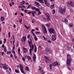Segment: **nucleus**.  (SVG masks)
I'll return each mask as SVG.
<instances>
[{
	"label": "nucleus",
	"instance_id": "1",
	"mask_svg": "<svg viewBox=\"0 0 74 74\" xmlns=\"http://www.w3.org/2000/svg\"><path fill=\"white\" fill-rule=\"evenodd\" d=\"M28 42L29 43V47L30 48L29 49V54L30 55H32V51H33L34 49L33 45L32 44V39L31 38H29L28 41Z\"/></svg>",
	"mask_w": 74,
	"mask_h": 74
},
{
	"label": "nucleus",
	"instance_id": "2",
	"mask_svg": "<svg viewBox=\"0 0 74 74\" xmlns=\"http://www.w3.org/2000/svg\"><path fill=\"white\" fill-rule=\"evenodd\" d=\"M72 61V59L71 58V57L69 54L67 55V59L66 62V64L67 66H69L71 64V62Z\"/></svg>",
	"mask_w": 74,
	"mask_h": 74
},
{
	"label": "nucleus",
	"instance_id": "3",
	"mask_svg": "<svg viewBox=\"0 0 74 74\" xmlns=\"http://www.w3.org/2000/svg\"><path fill=\"white\" fill-rule=\"evenodd\" d=\"M66 8L65 6H63V8H62L61 7H59V10H58V12H59L60 14H62V15H63L64 13V12L66 11Z\"/></svg>",
	"mask_w": 74,
	"mask_h": 74
},
{
	"label": "nucleus",
	"instance_id": "4",
	"mask_svg": "<svg viewBox=\"0 0 74 74\" xmlns=\"http://www.w3.org/2000/svg\"><path fill=\"white\" fill-rule=\"evenodd\" d=\"M55 29L53 28H51L49 29V33L50 34H53L55 33Z\"/></svg>",
	"mask_w": 74,
	"mask_h": 74
},
{
	"label": "nucleus",
	"instance_id": "5",
	"mask_svg": "<svg viewBox=\"0 0 74 74\" xmlns=\"http://www.w3.org/2000/svg\"><path fill=\"white\" fill-rule=\"evenodd\" d=\"M19 66H20V70L23 74H25V72L23 71V66L21 64H20L19 65Z\"/></svg>",
	"mask_w": 74,
	"mask_h": 74
},
{
	"label": "nucleus",
	"instance_id": "6",
	"mask_svg": "<svg viewBox=\"0 0 74 74\" xmlns=\"http://www.w3.org/2000/svg\"><path fill=\"white\" fill-rule=\"evenodd\" d=\"M45 59V62H46V63H51V60H49L48 58L46 56H44Z\"/></svg>",
	"mask_w": 74,
	"mask_h": 74
},
{
	"label": "nucleus",
	"instance_id": "7",
	"mask_svg": "<svg viewBox=\"0 0 74 74\" xmlns=\"http://www.w3.org/2000/svg\"><path fill=\"white\" fill-rule=\"evenodd\" d=\"M52 64H53V66L54 67H55V66H57V65H59V63L58 62H53Z\"/></svg>",
	"mask_w": 74,
	"mask_h": 74
},
{
	"label": "nucleus",
	"instance_id": "8",
	"mask_svg": "<svg viewBox=\"0 0 74 74\" xmlns=\"http://www.w3.org/2000/svg\"><path fill=\"white\" fill-rule=\"evenodd\" d=\"M68 3L69 5L71 6H73L74 5V3L73 2L71 1H70L68 2Z\"/></svg>",
	"mask_w": 74,
	"mask_h": 74
},
{
	"label": "nucleus",
	"instance_id": "9",
	"mask_svg": "<svg viewBox=\"0 0 74 74\" xmlns=\"http://www.w3.org/2000/svg\"><path fill=\"white\" fill-rule=\"evenodd\" d=\"M46 16H47V19L48 21H50L51 20V18H50V16L49 15V14L48 13H47L46 14Z\"/></svg>",
	"mask_w": 74,
	"mask_h": 74
},
{
	"label": "nucleus",
	"instance_id": "10",
	"mask_svg": "<svg viewBox=\"0 0 74 74\" xmlns=\"http://www.w3.org/2000/svg\"><path fill=\"white\" fill-rule=\"evenodd\" d=\"M21 41L23 42V44H25L26 42V38L25 37H23L22 39H21Z\"/></svg>",
	"mask_w": 74,
	"mask_h": 74
},
{
	"label": "nucleus",
	"instance_id": "11",
	"mask_svg": "<svg viewBox=\"0 0 74 74\" xmlns=\"http://www.w3.org/2000/svg\"><path fill=\"white\" fill-rule=\"evenodd\" d=\"M42 29L43 30V31H44V33H47V30H46V28H45V27L43 26V27H42Z\"/></svg>",
	"mask_w": 74,
	"mask_h": 74
},
{
	"label": "nucleus",
	"instance_id": "12",
	"mask_svg": "<svg viewBox=\"0 0 74 74\" xmlns=\"http://www.w3.org/2000/svg\"><path fill=\"white\" fill-rule=\"evenodd\" d=\"M51 39L53 41H55L56 40V37L55 35H52L51 36Z\"/></svg>",
	"mask_w": 74,
	"mask_h": 74
},
{
	"label": "nucleus",
	"instance_id": "13",
	"mask_svg": "<svg viewBox=\"0 0 74 74\" xmlns=\"http://www.w3.org/2000/svg\"><path fill=\"white\" fill-rule=\"evenodd\" d=\"M3 68H4L5 70H7L8 67V66L6 64H4L3 66Z\"/></svg>",
	"mask_w": 74,
	"mask_h": 74
},
{
	"label": "nucleus",
	"instance_id": "14",
	"mask_svg": "<svg viewBox=\"0 0 74 74\" xmlns=\"http://www.w3.org/2000/svg\"><path fill=\"white\" fill-rule=\"evenodd\" d=\"M27 48H23V52L24 53H26L27 52Z\"/></svg>",
	"mask_w": 74,
	"mask_h": 74
},
{
	"label": "nucleus",
	"instance_id": "15",
	"mask_svg": "<svg viewBox=\"0 0 74 74\" xmlns=\"http://www.w3.org/2000/svg\"><path fill=\"white\" fill-rule=\"evenodd\" d=\"M33 62L34 63H35L36 62V54H34L33 57Z\"/></svg>",
	"mask_w": 74,
	"mask_h": 74
},
{
	"label": "nucleus",
	"instance_id": "16",
	"mask_svg": "<svg viewBox=\"0 0 74 74\" xmlns=\"http://www.w3.org/2000/svg\"><path fill=\"white\" fill-rule=\"evenodd\" d=\"M27 58V59L28 60L31 59V58L30 57L27 56V55L25 56V58Z\"/></svg>",
	"mask_w": 74,
	"mask_h": 74
},
{
	"label": "nucleus",
	"instance_id": "17",
	"mask_svg": "<svg viewBox=\"0 0 74 74\" xmlns=\"http://www.w3.org/2000/svg\"><path fill=\"white\" fill-rule=\"evenodd\" d=\"M52 66H53V65L52 64H50L49 65L50 70H52Z\"/></svg>",
	"mask_w": 74,
	"mask_h": 74
},
{
	"label": "nucleus",
	"instance_id": "18",
	"mask_svg": "<svg viewBox=\"0 0 74 74\" xmlns=\"http://www.w3.org/2000/svg\"><path fill=\"white\" fill-rule=\"evenodd\" d=\"M1 21L3 22V21H4V17L1 16Z\"/></svg>",
	"mask_w": 74,
	"mask_h": 74
},
{
	"label": "nucleus",
	"instance_id": "19",
	"mask_svg": "<svg viewBox=\"0 0 74 74\" xmlns=\"http://www.w3.org/2000/svg\"><path fill=\"white\" fill-rule=\"evenodd\" d=\"M35 48L34 50V52L35 53H36V52H37V47H36V45H35Z\"/></svg>",
	"mask_w": 74,
	"mask_h": 74
},
{
	"label": "nucleus",
	"instance_id": "20",
	"mask_svg": "<svg viewBox=\"0 0 74 74\" xmlns=\"http://www.w3.org/2000/svg\"><path fill=\"white\" fill-rule=\"evenodd\" d=\"M26 3V2L24 1H22V2H21V3L22 4H23V5H24L25 4V3Z\"/></svg>",
	"mask_w": 74,
	"mask_h": 74
},
{
	"label": "nucleus",
	"instance_id": "21",
	"mask_svg": "<svg viewBox=\"0 0 74 74\" xmlns=\"http://www.w3.org/2000/svg\"><path fill=\"white\" fill-rule=\"evenodd\" d=\"M4 64H0V67L1 68V67H3V66H4Z\"/></svg>",
	"mask_w": 74,
	"mask_h": 74
},
{
	"label": "nucleus",
	"instance_id": "22",
	"mask_svg": "<svg viewBox=\"0 0 74 74\" xmlns=\"http://www.w3.org/2000/svg\"><path fill=\"white\" fill-rule=\"evenodd\" d=\"M34 4L37 5H39V3H38V2L36 1L34 2Z\"/></svg>",
	"mask_w": 74,
	"mask_h": 74
},
{
	"label": "nucleus",
	"instance_id": "23",
	"mask_svg": "<svg viewBox=\"0 0 74 74\" xmlns=\"http://www.w3.org/2000/svg\"><path fill=\"white\" fill-rule=\"evenodd\" d=\"M51 8H54V4H53L51 5L50 6Z\"/></svg>",
	"mask_w": 74,
	"mask_h": 74
},
{
	"label": "nucleus",
	"instance_id": "24",
	"mask_svg": "<svg viewBox=\"0 0 74 74\" xmlns=\"http://www.w3.org/2000/svg\"><path fill=\"white\" fill-rule=\"evenodd\" d=\"M40 9L38 8H36L35 10V11H38H38H40Z\"/></svg>",
	"mask_w": 74,
	"mask_h": 74
},
{
	"label": "nucleus",
	"instance_id": "25",
	"mask_svg": "<svg viewBox=\"0 0 74 74\" xmlns=\"http://www.w3.org/2000/svg\"><path fill=\"white\" fill-rule=\"evenodd\" d=\"M46 51L47 52H48L49 51V49L48 48H47L46 49Z\"/></svg>",
	"mask_w": 74,
	"mask_h": 74
},
{
	"label": "nucleus",
	"instance_id": "26",
	"mask_svg": "<svg viewBox=\"0 0 74 74\" xmlns=\"http://www.w3.org/2000/svg\"><path fill=\"white\" fill-rule=\"evenodd\" d=\"M25 69L27 70V71H29V67L27 66H26L25 67Z\"/></svg>",
	"mask_w": 74,
	"mask_h": 74
},
{
	"label": "nucleus",
	"instance_id": "27",
	"mask_svg": "<svg viewBox=\"0 0 74 74\" xmlns=\"http://www.w3.org/2000/svg\"><path fill=\"white\" fill-rule=\"evenodd\" d=\"M31 12L32 14H35L36 13V12L35 11H32Z\"/></svg>",
	"mask_w": 74,
	"mask_h": 74
},
{
	"label": "nucleus",
	"instance_id": "28",
	"mask_svg": "<svg viewBox=\"0 0 74 74\" xmlns=\"http://www.w3.org/2000/svg\"><path fill=\"white\" fill-rule=\"evenodd\" d=\"M46 6H47V7H49L50 5H49V4L48 3H47L46 4H45Z\"/></svg>",
	"mask_w": 74,
	"mask_h": 74
},
{
	"label": "nucleus",
	"instance_id": "29",
	"mask_svg": "<svg viewBox=\"0 0 74 74\" xmlns=\"http://www.w3.org/2000/svg\"><path fill=\"white\" fill-rule=\"evenodd\" d=\"M4 50L5 52H7V49H6V47H5L4 48Z\"/></svg>",
	"mask_w": 74,
	"mask_h": 74
},
{
	"label": "nucleus",
	"instance_id": "30",
	"mask_svg": "<svg viewBox=\"0 0 74 74\" xmlns=\"http://www.w3.org/2000/svg\"><path fill=\"white\" fill-rule=\"evenodd\" d=\"M12 53H14V55H15V51L14 50H12Z\"/></svg>",
	"mask_w": 74,
	"mask_h": 74
},
{
	"label": "nucleus",
	"instance_id": "31",
	"mask_svg": "<svg viewBox=\"0 0 74 74\" xmlns=\"http://www.w3.org/2000/svg\"><path fill=\"white\" fill-rule=\"evenodd\" d=\"M69 26L70 27H73V23L70 24L69 25Z\"/></svg>",
	"mask_w": 74,
	"mask_h": 74
},
{
	"label": "nucleus",
	"instance_id": "32",
	"mask_svg": "<svg viewBox=\"0 0 74 74\" xmlns=\"http://www.w3.org/2000/svg\"><path fill=\"white\" fill-rule=\"evenodd\" d=\"M15 71L17 73H19V71L18 70H16V69H15Z\"/></svg>",
	"mask_w": 74,
	"mask_h": 74
},
{
	"label": "nucleus",
	"instance_id": "33",
	"mask_svg": "<svg viewBox=\"0 0 74 74\" xmlns=\"http://www.w3.org/2000/svg\"><path fill=\"white\" fill-rule=\"evenodd\" d=\"M39 2H40V3H42V4H44V2L42 0L41 1H40Z\"/></svg>",
	"mask_w": 74,
	"mask_h": 74
},
{
	"label": "nucleus",
	"instance_id": "34",
	"mask_svg": "<svg viewBox=\"0 0 74 74\" xmlns=\"http://www.w3.org/2000/svg\"><path fill=\"white\" fill-rule=\"evenodd\" d=\"M40 14H41V12L40 11H38V15H40Z\"/></svg>",
	"mask_w": 74,
	"mask_h": 74
},
{
	"label": "nucleus",
	"instance_id": "35",
	"mask_svg": "<svg viewBox=\"0 0 74 74\" xmlns=\"http://www.w3.org/2000/svg\"><path fill=\"white\" fill-rule=\"evenodd\" d=\"M44 1L45 2V4H47V3H48V2H47V0H44Z\"/></svg>",
	"mask_w": 74,
	"mask_h": 74
},
{
	"label": "nucleus",
	"instance_id": "36",
	"mask_svg": "<svg viewBox=\"0 0 74 74\" xmlns=\"http://www.w3.org/2000/svg\"><path fill=\"white\" fill-rule=\"evenodd\" d=\"M36 7H32V10H36Z\"/></svg>",
	"mask_w": 74,
	"mask_h": 74
},
{
	"label": "nucleus",
	"instance_id": "37",
	"mask_svg": "<svg viewBox=\"0 0 74 74\" xmlns=\"http://www.w3.org/2000/svg\"><path fill=\"white\" fill-rule=\"evenodd\" d=\"M19 22L20 23H22V19H20V20L19 21Z\"/></svg>",
	"mask_w": 74,
	"mask_h": 74
},
{
	"label": "nucleus",
	"instance_id": "38",
	"mask_svg": "<svg viewBox=\"0 0 74 74\" xmlns=\"http://www.w3.org/2000/svg\"><path fill=\"white\" fill-rule=\"evenodd\" d=\"M31 6H32L31 5H29L27 8V9H29V7H31Z\"/></svg>",
	"mask_w": 74,
	"mask_h": 74
},
{
	"label": "nucleus",
	"instance_id": "39",
	"mask_svg": "<svg viewBox=\"0 0 74 74\" xmlns=\"http://www.w3.org/2000/svg\"><path fill=\"white\" fill-rule=\"evenodd\" d=\"M42 18L43 19H44V20H47V19L45 18V17H43V16H42Z\"/></svg>",
	"mask_w": 74,
	"mask_h": 74
},
{
	"label": "nucleus",
	"instance_id": "40",
	"mask_svg": "<svg viewBox=\"0 0 74 74\" xmlns=\"http://www.w3.org/2000/svg\"><path fill=\"white\" fill-rule=\"evenodd\" d=\"M47 41L48 42H49V43H51V40H47Z\"/></svg>",
	"mask_w": 74,
	"mask_h": 74
},
{
	"label": "nucleus",
	"instance_id": "41",
	"mask_svg": "<svg viewBox=\"0 0 74 74\" xmlns=\"http://www.w3.org/2000/svg\"><path fill=\"white\" fill-rule=\"evenodd\" d=\"M34 38L35 41H37V38L36 36H35Z\"/></svg>",
	"mask_w": 74,
	"mask_h": 74
},
{
	"label": "nucleus",
	"instance_id": "42",
	"mask_svg": "<svg viewBox=\"0 0 74 74\" xmlns=\"http://www.w3.org/2000/svg\"><path fill=\"white\" fill-rule=\"evenodd\" d=\"M39 70H41L42 69V67H41L40 66H39Z\"/></svg>",
	"mask_w": 74,
	"mask_h": 74
},
{
	"label": "nucleus",
	"instance_id": "43",
	"mask_svg": "<svg viewBox=\"0 0 74 74\" xmlns=\"http://www.w3.org/2000/svg\"><path fill=\"white\" fill-rule=\"evenodd\" d=\"M64 21L65 23H66V22H68V20H67L66 19H64Z\"/></svg>",
	"mask_w": 74,
	"mask_h": 74
},
{
	"label": "nucleus",
	"instance_id": "44",
	"mask_svg": "<svg viewBox=\"0 0 74 74\" xmlns=\"http://www.w3.org/2000/svg\"><path fill=\"white\" fill-rule=\"evenodd\" d=\"M35 33L36 34H40V32H35Z\"/></svg>",
	"mask_w": 74,
	"mask_h": 74
},
{
	"label": "nucleus",
	"instance_id": "45",
	"mask_svg": "<svg viewBox=\"0 0 74 74\" xmlns=\"http://www.w3.org/2000/svg\"><path fill=\"white\" fill-rule=\"evenodd\" d=\"M53 14H54L55 13V10H53Z\"/></svg>",
	"mask_w": 74,
	"mask_h": 74
},
{
	"label": "nucleus",
	"instance_id": "46",
	"mask_svg": "<svg viewBox=\"0 0 74 74\" xmlns=\"http://www.w3.org/2000/svg\"><path fill=\"white\" fill-rule=\"evenodd\" d=\"M10 32H9V33H8V36H8V38H10Z\"/></svg>",
	"mask_w": 74,
	"mask_h": 74
},
{
	"label": "nucleus",
	"instance_id": "47",
	"mask_svg": "<svg viewBox=\"0 0 74 74\" xmlns=\"http://www.w3.org/2000/svg\"><path fill=\"white\" fill-rule=\"evenodd\" d=\"M25 28H27V29H29V27H27L26 25H25Z\"/></svg>",
	"mask_w": 74,
	"mask_h": 74
},
{
	"label": "nucleus",
	"instance_id": "48",
	"mask_svg": "<svg viewBox=\"0 0 74 74\" xmlns=\"http://www.w3.org/2000/svg\"><path fill=\"white\" fill-rule=\"evenodd\" d=\"M11 4L12 5H14V4H15V3H14V2H12L11 3Z\"/></svg>",
	"mask_w": 74,
	"mask_h": 74
},
{
	"label": "nucleus",
	"instance_id": "49",
	"mask_svg": "<svg viewBox=\"0 0 74 74\" xmlns=\"http://www.w3.org/2000/svg\"><path fill=\"white\" fill-rule=\"evenodd\" d=\"M24 12H25V13H27V10H25Z\"/></svg>",
	"mask_w": 74,
	"mask_h": 74
},
{
	"label": "nucleus",
	"instance_id": "50",
	"mask_svg": "<svg viewBox=\"0 0 74 74\" xmlns=\"http://www.w3.org/2000/svg\"><path fill=\"white\" fill-rule=\"evenodd\" d=\"M13 50H15V44H14V46L13 47Z\"/></svg>",
	"mask_w": 74,
	"mask_h": 74
},
{
	"label": "nucleus",
	"instance_id": "51",
	"mask_svg": "<svg viewBox=\"0 0 74 74\" xmlns=\"http://www.w3.org/2000/svg\"><path fill=\"white\" fill-rule=\"evenodd\" d=\"M46 25L47 26V27H49V24H47Z\"/></svg>",
	"mask_w": 74,
	"mask_h": 74
},
{
	"label": "nucleus",
	"instance_id": "52",
	"mask_svg": "<svg viewBox=\"0 0 74 74\" xmlns=\"http://www.w3.org/2000/svg\"><path fill=\"white\" fill-rule=\"evenodd\" d=\"M73 10L72 9H71L70 10V11L71 12H73Z\"/></svg>",
	"mask_w": 74,
	"mask_h": 74
},
{
	"label": "nucleus",
	"instance_id": "53",
	"mask_svg": "<svg viewBox=\"0 0 74 74\" xmlns=\"http://www.w3.org/2000/svg\"><path fill=\"white\" fill-rule=\"evenodd\" d=\"M35 21H34V19H33L32 21V23H34Z\"/></svg>",
	"mask_w": 74,
	"mask_h": 74
},
{
	"label": "nucleus",
	"instance_id": "54",
	"mask_svg": "<svg viewBox=\"0 0 74 74\" xmlns=\"http://www.w3.org/2000/svg\"><path fill=\"white\" fill-rule=\"evenodd\" d=\"M30 37V35H29L27 37V38H29Z\"/></svg>",
	"mask_w": 74,
	"mask_h": 74
},
{
	"label": "nucleus",
	"instance_id": "55",
	"mask_svg": "<svg viewBox=\"0 0 74 74\" xmlns=\"http://www.w3.org/2000/svg\"><path fill=\"white\" fill-rule=\"evenodd\" d=\"M7 53L8 55H10V51H7Z\"/></svg>",
	"mask_w": 74,
	"mask_h": 74
},
{
	"label": "nucleus",
	"instance_id": "56",
	"mask_svg": "<svg viewBox=\"0 0 74 74\" xmlns=\"http://www.w3.org/2000/svg\"><path fill=\"white\" fill-rule=\"evenodd\" d=\"M22 59L23 61H25V58H24L23 57Z\"/></svg>",
	"mask_w": 74,
	"mask_h": 74
},
{
	"label": "nucleus",
	"instance_id": "57",
	"mask_svg": "<svg viewBox=\"0 0 74 74\" xmlns=\"http://www.w3.org/2000/svg\"><path fill=\"white\" fill-rule=\"evenodd\" d=\"M2 47L3 48H4V44H2Z\"/></svg>",
	"mask_w": 74,
	"mask_h": 74
},
{
	"label": "nucleus",
	"instance_id": "58",
	"mask_svg": "<svg viewBox=\"0 0 74 74\" xmlns=\"http://www.w3.org/2000/svg\"><path fill=\"white\" fill-rule=\"evenodd\" d=\"M32 13V12H28L27 13V14H31Z\"/></svg>",
	"mask_w": 74,
	"mask_h": 74
},
{
	"label": "nucleus",
	"instance_id": "59",
	"mask_svg": "<svg viewBox=\"0 0 74 74\" xmlns=\"http://www.w3.org/2000/svg\"><path fill=\"white\" fill-rule=\"evenodd\" d=\"M10 56L11 58H12L13 57V55H12V54H11Z\"/></svg>",
	"mask_w": 74,
	"mask_h": 74
},
{
	"label": "nucleus",
	"instance_id": "60",
	"mask_svg": "<svg viewBox=\"0 0 74 74\" xmlns=\"http://www.w3.org/2000/svg\"><path fill=\"white\" fill-rule=\"evenodd\" d=\"M58 18V16H54V18H55V19H56V18Z\"/></svg>",
	"mask_w": 74,
	"mask_h": 74
},
{
	"label": "nucleus",
	"instance_id": "61",
	"mask_svg": "<svg viewBox=\"0 0 74 74\" xmlns=\"http://www.w3.org/2000/svg\"><path fill=\"white\" fill-rule=\"evenodd\" d=\"M43 70H42V71H41V73H42L41 74H44V72L43 71Z\"/></svg>",
	"mask_w": 74,
	"mask_h": 74
},
{
	"label": "nucleus",
	"instance_id": "62",
	"mask_svg": "<svg viewBox=\"0 0 74 74\" xmlns=\"http://www.w3.org/2000/svg\"><path fill=\"white\" fill-rule=\"evenodd\" d=\"M2 44V40H1L0 41V44Z\"/></svg>",
	"mask_w": 74,
	"mask_h": 74
},
{
	"label": "nucleus",
	"instance_id": "63",
	"mask_svg": "<svg viewBox=\"0 0 74 74\" xmlns=\"http://www.w3.org/2000/svg\"><path fill=\"white\" fill-rule=\"evenodd\" d=\"M16 47H18V44H17L16 45Z\"/></svg>",
	"mask_w": 74,
	"mask_h": 74
},
{
	"label": "nucleus",
	"instance_id": "64",
	"mask_svg": "<svg viewBox=\"0 0 74 74\" xmlns=\"http://www.w3.org/2000/svg\"><path fill=\"white\" fill-rule=\"evenodd\" d=\"M21 15L22 16H23V15H24L23 14V13H21Z\"/></svg>",
	"mask_w": 74,
	"mask_h": 74
}]
</instances>
